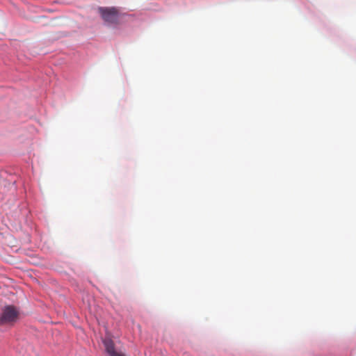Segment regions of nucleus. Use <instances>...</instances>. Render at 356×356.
I'll return each mask as SVG.
<instances>
[{
  "mask_svg": "<svg viewBox=\"0 0 356 356\" xmlns=\"http://www.w3.org/2000/svg\"><path fill=\"white\" fill-rule=\"evenodd\" d=\"M98 10L105 22L110 24L118 23V12L115 8L99 7Z\"/></svg>",
  "mask_w": 356,
  "mask_h": 356,
  "instance_id": "obj_2",
  "label": "nucleus"
},
{
  "mask_svg": "<svg viewBox=\"0 0 356 356\" xmlns=\"http://www.w3.org/2000/svg\"><path fill=\"white\" fill-rule=\"evenodd\" d=\"M19 317V309L13 305L4 307L0 314V325H13Z\"/></svg>",
  "mask_w": 356,
  "mask_h": 356,
  "instance_id": "obj_1",
  "label": "nucleus"
},
{
  "mask_svg": "<svg viewBox=\"0 0 356 356\" xmlns=\"http://www.w3.org/2000/svg\"><path fill=\"white\" fill-rule=\"evenodd\" d=\"M103 343L105 346L106 351L110 356H125V355L122 352H118L115 350L114 343L111 339H105L103 341Z\"/></svg>",
  "mask_w": 356,
  "mask_h": 356,
  "instance_id": "obj_3",
  "label": "nucleus"
}]
</instances>
